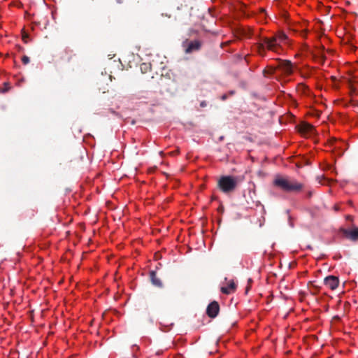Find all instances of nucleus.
Wrapping results in <instances>:
<instances>
[{"label": "nucleus", "instance_id": "f257e3e1", "mask_svg": "<svg viewBox=\"0 0 358 358\" xmlns=\"http://www.w3.org/2000/svg\"><path fill=\"white\" fill-rule=\"evenodd\" d=\"M287 39V36L283 33L271 38L264 37L262 38V43H257L255 44L254 48L258 55L262 57L266 55V50L278 52L280 48V43Z\"/></svg>", "mask_w": 358, "mask_h": 358}, {"label": "nucleus", "instance_id": "f03ea898", "mask_svg": "<svg viewBox=\"0 0 358 358\" xmlns=\"http://www.w3.org/2000/svg\"><path fill=\"white\" fill-rule=\"evenodd\" d=\"M273 185L281 190L288 193H299L304 187L303 183L290 177L276 176Z\"/></svg>", "mask_w": 358, "mask_h": 358}, {"label": "nucleus", "instance_id": "7ed1b4c3", "mask_svg": "<svg viewBox=\"0 0 358 358\" xmlns=\"http://www.w3.org/2000/svg\"><path fill=\"white\" fill-rule=\"evenodd\" d=\"M241 181L242 178L238 176H223L217 180V185L222 192L229 194L236 189Z\"/></svg>", "mask_w": 358, "mask_h": 358}, {"label": "nucleus", "instance_id": "20e7f679", "mask_svg": "<svg viewBox=\"0 0 358 358\" xmlns=\"http://www.w3.org/2000/svg\"><path fill=\"white\" fill-rule=\"evenodd\" d=\"M182 45L185 48V52L189 54L199 50L201 48V42L199 40L191 41L186 40L183 42Z\"/></svg>", "mask_w": 358, "mask_h": 358}, {"label": "nucleus", "instance_id": "39448f33", "mask_svg": "<svg viewBox=\"0 0 358 358\" xmlns=\"http://www.w3.org/2000/svg\"><path fill=\"white\" fill-rule=\"evenodd\" d=\"M278 69H281L286 75H291L293 72L292 64L289 60L278 59Z\"/></svg>", "mask_w": 358, "mask_h": 358}, {"label": "nucleus", "instance_id": "423d86ee", "mask_svg": "<svg viewBox=\"0 0 358 358\" xmlns=\"http://www.w3.org/2000/svg\"><path fill=\"white\" fill-rule=\"evenodd\" d=\"M220 306L216 301H213L208 306L206 314L209 317L215 318L219 313Z\"/></svg>", "mask_w": 358, "mask_h": 358}, {"label": "nucleus", "instance_id": "0eeeda50", "mask_svg": "<svg viewBox=\"0 0 358 358\" xmlns=\"http://www.w3.org/2000/svg\"><path fill=\"white\" fill-rule=\"evenodd\" d=\"M324 283L326 287L331 290H334L338 286L339 279L336 276L329 275L324 278Z\"/></svg>", "mask_w": 358, "mask_h": 358}, {"label": "nucleus", "instance_id": "6e6552de", "mask_svg": "<svg viewBox=\"0 0 358 358\" xmlns=\"http://www.w3.org/2000/svg\"><path fill=\"white\" fill-rule=\"evenodd\" d=\"M341 231L345 238L350 239L352 241H357L358 240V227H355L351 230L341 229Z\"/></svg>", "mask_w": 358, "mask_h": 358}, {"label": "nucleus", "instance_id": "1a4fd4ad", "mask_svg": "<svg viewBox=\"0 0 358 358\" xmlns=\"http://www.w3.org/2000/svg\"><path fill=\"white\" fill-rule=\"evenodd\" d=\"M236 289V283L234 282V280H231L229 284H228V286L227 287H222L221 288V292L223 293V294H229L232 292H234L235 290Z\"/></svg>", "mask_w": 358, "mask_h": 358}, {"label": "nucleus", "instance_id": "9d476101", "mask_svg": "<svg viewBox=\"0 0 358 358\" xmlns=\"http://www.w3.org/2000/svg\"><path fill=\"white\" fill-rule=\"evenodd\" d=\"M150 277L152 283L155 286L158 287H162V282L161 280L157 276L155 271H152L150 273Z\"/></svg>", "mask_w": 358, "mask_h": 358}, {"label": "nucleus", "instance_id": "9b49d317", "mask_svg": "<svg viewBox=\"0 0 358 358\" xmlns=\"http://www.w3.org/2000/svg\"><path fill=\"white\" fill-rule=\"evenodd\" d=\"M314 130V127L308 123H303L300 127L301 132L311 133Z\"/></svg>", "mask_w": 358, "mask_h": 358}, {"label": "nucleus", "instance_id": "f8f14e48", "mask_svg": "<svg viewBox=\"0 0 358 358\" xmlns=\"http://www.w3.org/2000/svg\"><path fill=\"white\" fill-rule=\"evenodd\" d=\"M277 69H278V66L276 67L272 66H268L266 69H264L263 74L265 76L267 75H272L275 72Z\"/></svg>", "mask_w": 358, "mask_h": 358}, {"label": "nucleus", "instance_id": "ddd939ff", "mask_svg": "<svg viewBox=\"0 0 358 358\" xmlns=\"http://www.w3.org/2000/svg\"><path fill=\"white\" fill-rule=\"evenodd\" d=\"M317 180L318 181L319 183L322 184V185H324L325 184V182H329V180L328 178H327L324 175H322V176H318L317 177Z\"/></svg>", "mask_w": 358, "mask_h": 358}, {"label": "nucleus", "instance_id": "4468645a", "mask_svg": "<svg viewBox=\"0 0 358 358\" xmlns=\"http://www.w3.org/2000/svg\"><path fill=\"white\" fill-rule=\"evenodd\" d=\"M149 69H150V65L149 64L143 63L141 65V70L143 73L147 72V71Z\"/></svg>", "mask_w": 358, "mask_h": 358}, {"label": "nucleus", "instance_id": "2eb2a0df", "mask_svg": "<svg viewBox=\"0 0 358 358\" xmlns=\"http://www.w3.org/2000/svg\"><path fill=\"white\" fill-rule=\"evenodd\" d=\"M10 87L8 83H4V87L1 90L2 92H6L10 90Z\"/></svg>", "mask_w": 358, "mask_h": 358}, {"label": "nucleus", "instance_id": "dca6fc26", "mask_svg": "<svg viewBox=\"0 0 358 358\" xmlns=\"http://www.w3.org/2000/svg\"><path fill=\"white\" fill-rule=\"evenodd\" d=\"M22 41L25 43H27L29 42V35L25 32L22 34Z\"/></svg>", "mask_w": 358, "mask_h": 358}, {"label": "nucleus", "instance_id": "f3484780", "mask_svg": "<svg viewBox=\"0 0 358 358\" xmlns=\"http://www.w3.org/2000/svg\"><path fill=\"white\" fill-rule=\"evenodd\" d=\"M29 61H30L29 57L26 55H24L22 57V62L24 64H27L29 62Z\"/></svg>", "mask_w": 358, "mask_h": 358}, {"label": "nucleus", "instance_id": "a211bd4d", "mask_svg": "<svg viewBox=\"0 0 358 358\" xmlns=\"http://www.w3.org/2000/svg\"><path fill=\"white\" fill-rule=\"evenodd\" d=\"M65 55H66V56H67V61L69 62L71 60V59L72 58L71 53L69 54V52L67 51H65Z\"/></svg>", "mask_w": 358, "mask_h": 358}, {"label": "nucleus", "instance_id": "6ab92c4d", "mask_svg": "<svg viewBox=\"0 0 358 358\" xmlns=\"http://www.w3.org/2000/svg\"><path fill=\"white\" fill-rule=\"evenodd\" d=\"M200 105L201 107H205L206 106V103L205 101H202Z\"/></svg>", "mask_w": 358, "mask_h": 358}, {"label": "nucleus", "instance_id": "aec40b11", "mask_svg": "<svg viewBox=\"0 0 358 358\" xmlns=\"http://www.w3.org/2000/svg\"><path fill=\"white\" fill-rule=\"evenodd\" d=\"M347 219H348V220H352V216H350V215H348V216H347Z\"/></svg>", "mask_w": 358, "mask_h": 358}, {"label": "nucleus", "instance_id": "412c9836", "mask_svg": "<svg viewBox=\"0 0 358 358\" xmlns=\"http://www.w3.org/2000/svg\"><path fill=\"white\" fill-rule=\"evenodd\" d=\"M117 2L119 3H122V0H117Z\"/></svg>", "mask_w": 358, "mask_h": 358}, {"label": "nucleus", "instance_id": "4be33fe9", "mask_svg": "<svg viewBox=\"0 0 358 358\" xmlns=\"http://www.w3.org/2000/svg\"><path fill=\"white\" fill-rule=\"evenodd\" d=\"M250 289V285H248L247 287H246V292L248 291V289Z\"/></svg>", "mask_w": 358, "mask_h": 358}, {"label": "nucleus", "instance_id": "5701e85b", "mask_svg": "<svg viewBox=\"0 0 358 358\" xmlns=\"http://www.w3.org/2000/svg\"><path fill=\"white\" fill-rule=\"evenodd\" d=\"M248 282H249V284H250V283L252 282V280H251V279H249V280H248Z\"/></svg>", "mask_w": 358, "mask_h": 358}, {"label": "nucleus", "instance_id": "b1692460", "mask_svg": "<svg viewBox=\"0 0 358 358\" xmlns=\"http://www.w3.org/2000/svg\"><path fill=\"white\" fill-rule=\"evenodd\" d=\"M311 195H312V193H311V192H309V193H308V196H311Z\"/></svg>", "mask_w": 358, "mask_h": 358}, {"label": "nucleus", "instance_id": "393cba45", "mask_svg": "<svg viewBox=\"0 0 358 358\" xmlns=\"http://www.w3.org/2000/svg\"><path fill=\"white\" fill-rule=\"evenodd\" d=\"M222 99H226V96H225V95H224V96H222Z\"/></svg>", "mask_w": 358, "mask_h": 358}, {"label": "nucleus", "instance_id": "a878e982", "mask_svg": "<svg viewBox=\"0 0 358 358\" xmlns=\"http://www.w3.org/2000/svg\"><path fill=\"white\" fill-rule=\"evenodd\" d=\"M328 169H331V166L330 165H327V166Z\"/></svg>", "mask_w": 358, "mask_h": 358}, {"label": "nucleus", "instance_id": "bb28decb", "mask_svg": "<svg viewBox=\"0 0 358 358\" xmlns=\"http://www.w3.org/2000/svg\"><path fill=\"white\" fill-rule=\"evenodd\" d=\"M249 31H250V34H252V30H251V29H249Z\"/></svg>", "mask_w": 358, "mask_h": 358}, {"label": "nucleus", "instance_id": "cd10ccee", "mask_svg": "<svg viewBox=\"0 0 358 358\" xmlns=\"http://www.w3.org/2000/svg\"><path fill=\"white\" fill-rule=\"evenodd\" d=\"M357 106H358V102H357Z\"/></svg>", "mask_w": 358, "mask_h": 358}]
</instances>
